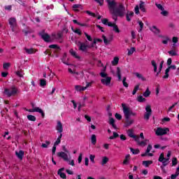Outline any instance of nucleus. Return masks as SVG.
Returning a JSON list of instances; mask_svg holds the SVG:
<instances>
[{
	"label": "nucleus",
	"instance_id": "nucleus-38",
	"mask_svg": "<svg viewBox=\"0 0 179 179\" xmlns=\"http://www.w3.org/2000/svg\"><path fill=\"white\" fill-rule=\"evenodd\" d=\"M152 163H153V161H143V164L145 167H149V166H150V164H152Z\"/></svg>",
	"mask_w": 179,
	"mask_h": 179
},
{
	"label": "nucleus",
	"instance_id": "nucleus-51",
	"mask_svg": "<svg viewBox=\"0 0 179 179\" xmlns=\"http://www.w3.org/2000/svg\"><path fill=\"white\" fill-rule=\"evenodd\" d=\"M138 90H139V85H137L135 86L134 90H133L132 94L133 95L136 94V92H138Z\"/></svg>",
	"mask_w": 179,
	"mask_h": 179
},
{
	"label": "nucleus",
	"instance_id": "nucleus-17",
	"mask_svg": "<svg viewBox=\"0 0 179 179\" xmlns=\"http://www.w3.org/2000/svg\"><path fill=\"white\" fill-rule=\"evenodd\" d=\"M113 76H117L118 78L119 82H121L122 80V77L121 76V69L120 67H117L116 69V73H113Z\"/></svg>",
	"mask_w": 179,
	"mask_h": 179
},
{
	"label": "nucleus",
	"instance_id": "nucleus-53",
	"mask_svg": "<svg viewBox=\"0 0 179 179\" xmlns=\"http://www.w3.org/2000/svg\"><path fill=\"white\" fill-rule=\"evenodd\" d=\"M127 77H123L122 83L124 87H128L129 85L127 83Z\"/></svg>",
	"mask_w": 179,
	"mask_h": 179
},
{
	"label": "nucleus",
	"instance_id": "nucleus-15",
	"mask_svg": "<svg viewBox=\"0 0 179 179\" xmlns=\"http://www.w3.org/2000/svg\"><path fill=\"white\" fill-rule=\"evenodd\" d=\"M127 135L129 136V138H133L134 141H138L139 139V136H136L134 134V130L133 129H129L127 130Z\"/></svg>",
	"mask_w": 179,
	"mask_h": 179
},
{
	"label": "nucleus",
	"instance_id": "nucleus-27",
	"mask_svg": "<svg viewBox=\"0 0 179 179\" xmlns=\"http://www.w3.org/2000/svg\"><path fill=\"white\" fill-rule=\"evenodd\" d=\"M70 54L72 55V57H74V58H77V59H79L80 57L78 55V53L73 50V49L70 50Z\"/></svg>",
	"mask_w": 179,
	"mask_h": 179
},
{
	"label": "nucleus",
	"instance_id": "nucleus-8",
	"mask_svg": "<svg viewBox=\"0 0 179 179\" xmlns=\"http://www.w3.org/2000/svg\"><path fill=\"white\" fill-rule=\"evenodd\" d=\"M27 111H28L29 113H39V114H41L42 118H44V117H45V115L43 109L38 107H34V105H33L32 109H28L27 110Z\"/></svg>",
	"mask_w": 179,
	"mask_h": 179
},
{
	"label": "nucleus",
	"instance_id": "nucleus-39",
	"mask_svg": "<svg viewBox=\"0 0 179 179\" xmlns=\"http://www.w3.org/2000/svg\"><path fill=\"white\" fill-rule=\"evenodd\" d=\"M137 101L139 103H143V101H146V99L143 98L142 95H140L137 97Z\"/></svg>",
	"mask_w": 179,
	"mask_h": 179
},
{
	"label": "nucleus",
	"instance_id": "nucleus-7",
	"mask_svg": "<svg viewBox=\"0 0 179 179\" xmlns=\"http://www.w3.org/2000/svg\"><path fill=\"white\" fill-rule=\"evenodd\" d=\"M167 132H170V129L158 127L155 131V134L157 136H163V135L167 134Z\"/></svg>",
	"mask_w": 179,
	"mask_h": 179
},
{
	"label": "nucleus",
	"instance_id": "nucleus-55",
	"mask_svg": "<svg viewBox=\"0 0 179 179\" xmlns=\"http://www.w3.org/2000/svg\"><path fill=\"white\" fill-rule=\"evenodd\" d=\"M15 74L17 75V76H19L20 78H23V71H16Z\"/></svg>",
	"mask_w": 179,
	"mask_h": 179
},
{
	"label": "nucleus",
	"instance_id": "nucleus-2",
	"mask_svg": "<svg viewBox=\"0 0 179 179\" xmlns=\"http://www.w3.org/2000/svg\"><path fill=\"white\" fill-rule=\"evenodd\" d=\"M19 90L15 86L10 87L9 89L6 88L4 90V94L7 96L8 97H11L12 96H16V94H18Z\"/></svg>",
	"mask_w": 179,
	"mask_h": 179
},
{
	"label": "nucleus",
	"instance_id": "nucleus-33",
	"mask_svg": "<svg viewBox=\"0 0 179 179\" xmlns=\"http://www.w3.org/2000/svg\"><path fill=\"white\" fill-rule=\"evenodd\" d=\"M73 10H75L76 12L79 11V9H82V6L79 5V4H76L73 6Z\"/></svg>",
	"mask_w": 179,
	"mask_h": 179
},
{
	"label": "nucleus",
	"instance_id": "nucleus-46",
	"mask_svg": "<svg viewBox=\"0 0 179 179\" xmlns=\"http://www.w3.org/2000/svg\"><path fill=\"white\" fill-rule=\"evenodd\" d=\"M51 143V142L46 141L45 143H42L41 148H48V145Z\"/></svg>",
	"mask_w": 179,
	"mask_h": 179
},
{
	"label": "nucleus",
	"instance_id": "nucleus-14",
	"mask_svg": "<svg viewBox=\"0 0 179 179\" xmlns=\"http://www.w3.org/2000/svg\"><path fill=\"white\" fill-rule=\"evenodd\" d=\"M58 157H61V159H63L64 162H69V157H68V154L64 152H60L57 153Z\"/></svg>",
	"mask_w": 179,
	"mask_h": 179
},
{
	"label": "nucleus",
	"instance_id": "nucleus-10",
	"mask_svg": "<svg viewBox=\"0 0 179 179\" xmlns=\"http://www.w3.org/2000/svg\"><path fill=\"white\" fill-rule=\"evenodd\" d=\"M106 2L108 3L110 12L115 11V6L117 5V3H115V0H106Z\"/></svg>",
	"mask_w": 179,
	"mask_h": 179
},
{
	"label": "nucleus",
	"instance_id": "nucleus-5",
	"mask_svg": "<svg viewBox=\"0 0 179 179\" xmlns=\"http://www.w3.org/2000/svg\"><path fill=\"white\" fill-rule=\"evenodd\" d=\"M101 22L103 23V24H106V26H108L109 27H113V30L116 33H120V29H118V26H117V24H115V23L108 22V20L106 19V18L103 19L101 20Z\"/></svg>",
	"mask_w": 179,
	"mask_h": 179
},
{
	"label": "nucleus",
	"instance_id": "nucleus-18",
	"mask_svg": "<svg viewBox=\"0 0 179 179\" xmlns=\"http://www.w3.org/2000/svg\"><path fill=\"white\" fill-rule=\"evenodd\" d=\"M56 129L59 134H62V132H64V127L62 126V123L60 121L57 122Z\"/></svg>",
	"mask_w": 179,
	"mask_h": 179
},
{
	"label": "nucleus",
	"instance_id": "nucleus-48",
	"mask_svg": "<svg viewBox=\"0 0 179 179\" xmlns=\"http://www.w3.org/2000/svg\"><path fill=\"white\" fill-rule=\"evenodd\" d=\"M27 117L29 121H36V116L34 115H29Z\"/></svg>",
	"mask_w": 179,
	"mask_h": 179
},
{
	"label": "nucleus",
	"instance_id": "nucleus-12",
	"mask_svg": "<svg viewBox=\"0 0 179 179\" xmlns=\"http://www.w3.org/2000/svg\"><path fill=\"white\" fill-rule=\"evenodd\" d=\"M145 114L144 115L145 120H149L150 118V115H152V108H150V105H148L145 107Z\"/></svg>",
	"mask_w": 179,
	"mask_h": 179
},
{
	"label": "nucleus",
	"instance_id": "nucleus-50",
	"mask_svg": "<svg viewBox=\"0 0 179 179\" xmlns=\"http://www.w3.org/2000/svg\"><path fill=\"white\" fill-rule=\"evenodd\" d=\"M135 51H136L135 48H131L130 50H129L128 51V55H132V54H134Z\"/></svg>",
	"mask_w": 179,
	"mask_h": 179
},
{
	"label": "nucleus",
	"instance_id": "nucleus-29",
	"mask_svg": "<svg viewBox=\"0 0 179 179\" xmlns=\"http://www.w3.org/2000/svg\"><path fill=\"white\" fill-rule=\"evenodd\" d=\"M134 75H135L138 79H141L143 82H145L146 78L143 77V76H142V74H141V73H135Z\"/></svg>",
	"mask_w": 179,
	"mask_h": 179
},
{
	"label": "nucleus",
	"instance_id": "nucleus-6",
	"mask_svg": "<svg viewBox=\"0 0 179 179\" xmlns=\"http://www.w3.org/2000/svg\"><path fill=\"white\" fill-rule=\"evenodd\" d=\"M115 12L116 13L117 16L122 17L125 15V7L123 4H120L117 8L115 10Z\"/></svg>",
	"mask_w": 179,
	"mask_h": 179
},
{
	"label": "nucleus",
	"instance_id": "nucleus-60",
	"mask_svg": "<svg viewBox=\"0 0 179 179\" xmlns=\"http://www.w3.org/2000/svg\"><path fill=\"white\" fill-rule=\"evenodd\" d=\"M49 48H53V50H59V47L57 45H49Z\"/></svg>",
	"mask_w": 179,
	"mask_h": 179
},
{
	"label": "nucleus",
	"instance_id": "nucleus-64",
	"mask_svg": "<svg viewBox=\"0 0 179 179\" xmlns=\"http://www.w3.org/2000/svg\"><path fill=\"white\" fill-rule=\"evenodd\" d=\"M170 41V39L169 38H166V40L162 41V44H167Z\"/></svg>",
	"mask_w": 179,
	"mask_h": 179
},
{
	"label": "nucleus",
	"instance_id": "nucleus-49",
	"mask_svg": "<svg viewBox=\"0 0 179 179\" xmlns=\"http://www.w3.org/2000/svg\"><path fill=\"white\" fill-rule=\"evenodd\" d=\"M24 50L27 54H34V50L33 48L27 49L25 48Z\"/></svg>",
	"mask_w": 179,
	"mask_h": 179
},
{
	"label": "nucleus",
	"instance_id": "nucleus-22",
	"mask_svg": "<svg viewBox=\"0 0 179 179\" xmlns=\"http://www.w3.org/2000/svg\"><path fill=\"white\" fill-rule=\"evenodd\" d=\"M136 142H137L139 146H146V145H148V142H149V140L145 139L143 141H139V138H138V141H136Z\"/></svg>",
	"mask_w": 179,
	"mask_h": 179
},
{
	"label": "nucleus",
	"instance_id": "nucleus-62",
	"mask_svg": "<svg viewBox=\"0 0 179 179\" xmlns=\"http://www.w3.org/2000/svg\"><path fill=\"white\" fill-rule=\"evenodd\" d=\"M96 156L93 155H90V160H91V162L92 163H94V159H95Z\"/></svg>",
	"mask_w": 179,
	"mask_h": 179
},
{
	"label": "nucleus",
	"instance_id": "nucleus-34",
	"mask_svg": "<svg viewBox=\"0 0 179 179\" xmlns=\"http://www.w3.org/2000/svg\"><path fill=\"white\" fill-rule=\"evenodd\" d=\"M52 37H54L53 38H55V40H59V38H62V33H57L56 35H52Z\"/></svg>",
	"mask_w": 179,
	"mask_h": 179
},
{
	"label": "nucleus",
	"instance_id": "nucleus-47",
	"mask_svg": "<svg viewBox=\"0 0 179 179\" xmlns=\"http://www.w3.org/2000/svg\"><path fill=\"white\" fill-rule=\"evenodd\" d=\"M110 13L113 15L112 16L113 20H117V16H118V15H117V13L115 12V11H110Z\"/></svg>",
	"mask_w": 179,
	"mask_h": 179
},
{
	"label": "nucleus",
	"instance_id": "nucleus-45",
	"mask_svg": "<svg viewBox=\"0 0 179 179\" xmlns=\"http://www.w3.org/2000/svg\"><path fill=\"white\" fill-rule=\"evenodd\" d=\"M150 96V92L149 91V88H147L145 92L143 93L144 97H149Z\"/></svg>",
	"mask_w": 179,
	"mask_h": 179
},
{
	"label": "nucleus",
	"instance_id": "nucleus-54",
	"mask_svg": "<svg viewBox=\"0 0 179 179\" xmlns=\"http://www.w3.org/2000/svg\"><path fill=\"white\" fill-rule=\"evenodd\" d=\"M178 162L177 161V158L176 157H173L172 159V166H177Z\"/></svg>",
	"mask_w": 179,
	"mask_h": 179
},
{
	"label": "nucleus",
	"instance_id": "nucleus-13",
	"mask_svg": "<svg viewBox=\"0 0 179 179\" xmlns=\"http://www.w3.org/2000/svg\"><path fill=\"white\" fill-rule=\"evenodd\" d=\"M170 69H173L174 71L177 69V66H176V65L169 66L165 71V75L163 76V79H169V72H170Z\"/></svg>",
	"mask_w": 179,
	"mask_h": 179
},
{
	"label": "nucleus",
	"instance_id": "nucleus-20",
	"mask_svg": "<svg viewBox=\"0 0 179 179\" xmlns=\"http://www.w3.org/2000/svg\"><path fill=\"white\" fill-rule=\"evenodd\" d=\"M15 155L20 160H23V156H24V152L23 150L15 151Z\"/></svg>",
	"mask_w": 179,
	"mask_h": 179
},
{
	"label": "nucleus",
	"instance_id": "nucleus-42",
	"mask_svg": "<svg viewBox=\"0 0 179 179\" xmlns=\"http://www.w3.org/2000/svg\"><path fill=\"white\" fill-rule=\"evenodd\" d=\"M72 31H73V33H76V34H78V36H82V31H80V29L76 28V29H73V28H72Z\"/></svg>",
	"mask_w": 179,
	"mask_h": 179
},
{
	"label": "nucleus",
	"instance_id": "nucleus-19",
	"mask_svg": "<svg viewBox=\"0 0 179 179\" xmlns=\"http://www.w3.org/2000/svg\"><path fill=\"white\" fill-rule=\"evenodd\" d=\"M41 38L46 43H50V42L52 41V40H51V36H50V35H48V34H43L41 35Z\"/></svg>",
	"mask_w": 179,
	"mask_h": 179
},
{
	"label": "nucleus",
	"instance_id": "nucleus-3",
	"mask_svg": "<svg viewBox=\"0 0 179 179\" xmlns=\"http://www.w3.org/2000/svg\"><path fill=\"white\" fill-rule=\"evenodd\" d=\"M100 76L103 78L101 80V82L102 85H104L105 86H108L109 85L111 84V77L108 76V74L106 72H101L100 73Z\"/></svg>",
	"mask_w": 179,
	"mask_h": 179
},
{
	"label": "nucleus",
	"instance_id": "nucleus-28",
	"mask_svg": "<svg viewBox=\"0 0 179 179\" xmlns=\"http://www.w3.org/2000/svg\"><path fill=\"white\" fill-rule=\"evenodd\" d=\"M108 157H103L102 161L101 162V166H104L105 164H107L108 163Z\"/></svg>",
	"mask_w": 179,
	"mask_h": 179
},
{
	"label": "nucleus",
	"instance_id": "nucleus-35",
	"mask_svg": "<svg viewBox=\"0 0 179 179\" xmlns=\"http://www.w3.org/2000/svg\"><path fill=\"white\" fill-rule=\"evenodd\" d=\"M62 169H59L57 172V173L59 174V176H60L61 178L63 179H66V175L65 174V173H62L61 172Z\"/></svg>",
	"mask_w": 179,
	"mask_h": 179
},
{
	"label": "nucleus",
	"instance_id": "nucleus-32",
	"mask_svg": "<svg viewBox=\"0 0 179 179\" xmlns=\"http://www.w3.org/2000/svg\"><path fill=\"white\" fill-rule=\"evenodd\" d=\"M91 142H92V145H96V143L97 142V138L96 137V136L94 134H92L91 136Z\"/></svg>",
	"mask_w": 179,
	"mask_h": 179
},
{
	"label": "nucleus",
	"instance_id": "nucleus-58",
	"mask_svg": "<svg viewBox=\"0 0 179 179\" xmlns=\"http://www.w3.org/2000/svg\"><path fill=\"white\" fill-rule=\"evenodd\" d=\"M152 145L148 144V148H147V150H146V151H145L146 153H150V150H152Z\"/></svg>",
	"mask_w": 179,
	"mask_h": 179
},
{
	"label": "nucleus",
	"instance_id": "nucleus-9",
	"mask_svg": "<svg viewBox=\"0 0 179 179\" xmlns=\"http://www.w3.org/2000/svg\"><path fill=\"white\" fill-rule=\"evenodd\" d=\"M78 47H79L80 51L86 52V51H87V48H90L91 47H93V44H92V45H86L85 43L78 42Z\"/></svg>",
	"mask_w": 179,
	"mask_h": 179
},
{
	"label": "nucleus",
	"instance_id": "nucleus-52",
	"mask_svg": "<svg viewBox=\"0 0 179 179\" xmlns=\"http://www.w3.org/2000/svg\"><path fill=\"white\" fill-rule=\"evenodd\" d=\"M84 34L87 38V40H88V41H93V39L92 38V36L90 35L87 34V33L86 32H85Z\"/></svg>",
	"mask_w": 179,
	"mask_h": 179
},
{
	"label": "nucleus",
	"instance_id": "nucleus-63",
	"mask_svg": "<svg viewBox=\"0 0 179 179\" xmlns=\"http://www.w3.org/2000/svg\"><path fill=\"white\" fill-rule=\"evenodd\" d=\"M162 12L161 13V15H162L163 16H167L169 15V12L163 10H162Z\"/></svg>",
	"mask_w": 179,
	"mask_h": 179
},
{
	"label": "nucleus",
	"instance_id": "nucleus-40",
	"mask_svg": "<svg viewBox=\"0 0 179 179\" xmlns=\"http://www.w3.org/2000/svg\"><path fill=\"white\" fill-rule=\"evenodd\" d=\"M151 64L154 67V72H157V64H156V62L155 60H152Z\"/></svg>",
	"mask_w": 179,
	"mask_h": 179
},
{
	"label": "nucleus",
	"instance_id": "nucleus-59",
	"mask_svg": "<svg viewBox=\"0 0 179 179\" xmlns=\"http://www.w3.org/2000/svg\"><path fill=\"white\" fill-rule=\"evenodd\" d=\"M155 6L159 9V10H164V8H163L162 4L155 3Z\"/></svg>",
	"mask_w": 179,
	"mask_h": 179
},
{
	"label": "nucleus",
	"instance_id": "nucleus-11",
	"mask_svg": "<svg viewBox=\"0 0 179 179\" xmlns=\"http://www.w3.org/2000/svg\"><path fill=\"white\" fill-rule=\"evenodd\" d=\"M8 23L10 26V29L12 31H15V27L17 26V23L16 22V18L15 17H10L8 20Z\"/></svg>",
	"mask_w": 179,
	"mask_h": 179
},
{
	"label": "nucleus",
	"instance_id": "nucleus-37",
	"mask_svg": "<svg viewBox=\"0 0 179 179\" xmlns=\"http://www.w3.org/2000/svg\"><path fill=\"white\" fill-rule=\"evenodd\" d=\"M137 23L140 26V27L138 29V31H139V33H141V31H142V30L143 29V22L142 21H141V20H138L137 22Z\"/></svg>",
	"mask_w": 179,
	"mask_h": 179
},
{
	"label": "nucleus",
	"instance_id": "nucleus-61",
	"mask_svg": "<svg viewBox=\"0 0 179 179\" xmlns=\"http://www.w3.org/2000/svg\"><path fill=\"white\" fill-rule=\"evenodd\" d=\"M87 15H90V16H93V17H97V15L90 12V11H87Z\"/></svg>",
	"mask_w": 179,
	"mask_h": 179
},
{
	"label": "nucleus",
	"instance_id": "nucleus-4",
	"mask_svg": "<svg viewBox=\"0 0 179 179\" xmlns=\"http://www.w3.org/2000/svg\"><path fill=\"white\" fill-rule=\"evenodd\" d=\"M158 161L160 163H162V165L160 166L162 170H164V167L170 163V158H165L164 157V153H161L159 155V157L158 159Z\"/></svg>",
	"mask_w": 179,
	"mask_h": 179
},
{
	"label": "nucleus",
	"instance_id": "nucleus-56",
	"mask_svg": "<svg viewBox=\"0 0 179 179\" xmlns=\"http://www.w3.org/2000/svg\"><path fill=\"white\" fill-rule=\"evenodd\" d=\"M9 66H10V63H4L3 64V69H9Z\"/></svg>",
	"mask_w": 179,
	"mask_h": 179
},
{
	"label": "nucleus",
	"instance_id": "nucleus-21",
	"mask_svg": "<svg viewBox=\"0 0 179 179\" xmlns=\"http://www.w3.org/2000/svg\"><path fill=\"white\" fill-rule=\"evenodd\" d=\"M168 54L170 57H177L178 55V52L176 49H173L171 50L168 51Z\"/></svg>",
	"mask_w": 179,
	"mask_h": 179
},
{
	"label": "nucleus",
	"instance_id": "nucleus-16",
	"mask_svg": "<svg viewBox=\"0 0 179 179\" xmlns=\"http://www.w3.org/2000/svg\"><path fill=\"white\" fill-rule=\"evenodd\" d=\"M102 38L103 40L104 44H106L107 45L110 44V42L113 40L114 37L113 36V35H111L108 38H107V37H106V36L103 35Z\"/></svg>",
	"mask_w": 179,
	"mask_h": 179
},
{
	"label": "nucleus",
	"instance_id": "nucleus-26",
	"mask_svg": "<svg viewBox=\"0 0 179 179\" xmlns=\"http://www.w3.org/2000/svg\"><path fill=\"white\" fill-rule=\"evenodd\" d=\"M75 89L77 92H84V90H86V87L81 85H76Z\"/></svg>",
	"mask_w": 179,
	"mask_h": 179
},
{
	"label": "nucleus",
	"instance_id": "nucleus-1",
	"mask_svg": "<svg viewBox=\"0 0 179 179\" xmlns=\"http://www.w3.org/2000/svg\"><path fill=\"white\" fill-rule=\"evenodd\" d=\"M123 114L126 118V127H131L134 124V120L129 119V117L132 115L133 117H136V113H134L131 109L129 106L125 103H122Z\"/></svg>",
	"mask_w": 179,
	"mask_h": 179
},
{
	"label": "nucleus",
	"instance_id": "nucleus-44",
	"mask_svg": "<svg viewBox=\"0 0 179 179\" xmlns=\"http://www.w3.org/2000/svg\"><path fill=\"white\" fill-rule=\"evenodd\" d=\"M178 176H179V171L176 170V172L174 174H172L171 176V179H176L178 178Z\"/></svg>",
	"mask_w": 179,
	"mask_h": 179
},
{
	"label": "nucleus",
	"instance_id": "nucleus-31",
	"mask_svg": "<svg viewBox=\"0 0 179 179\" xmlns=\"http://www.w3.org/2000/svg\"><path fill=\"white\" fill-rule=\"evenodd\" d=\"M62 138V134H60L59 136H58L57 141L54 143L55 146H58V145L61 143Z\"/></svg>",
	"mask_w": 179,
	"mask_h": 179
},
{
	"label": "nucleus",
	"instance_id": "nucleus-25",
	"mask_svg": "<svg viewBox=\"0 0 179 179\" xmlns=\"http://www.w3.org/2000/svg\"><path fill=\"white\" fill-rule=\"evenodd\" d=\"M150 30L155 33V34H159V33H160V30L156 26L151 27Z\"/></svg>",
	"mask_w": 179,
	"mask_h": 179
},
{
	"label": "nucleus",
	"instance_id": "nucleus-23",
	"mask_svg": "<svg viewBox=\"0 0 179 179\" xmlns=\"http://www.w3.org/2000/svg\"><path fill=\"white\" fill-rule=\"evenodd\" d=\"M130 160H131V155H127L125 156L124 160L123 161V164L124 165L129 164Z\"/></svg>",
	"mask_w": 179,
	"mask_h": 179
},
{
	"label": "nucleus",
	"instance_id": "nucleus-24",
	"mask_svg": "<svg viewBox=\"0 0 179 179\" xmlns=\"http://www.w3.org/2000/svg\"><path fill=\"white\" fill-rule=\"evenodd\" d=\"M109 124L114 128V129H117V125H115V120L113 117H110Z\"/></svg>",
	"mask_w": 179,
	"mask_h": 179
},
{
	"label": "nucleus",
	"instance_id": "nucleus-30",
	"mask_svg": "<svg viewBox=\"0 0 179 179\" xmlns=\"http://www.w3.org/2000/svg\"><path fill=\"white\" fill-rule=\"evenodd\" d=\"M119 62H120V58H118V57H115L113 58V60L111 62V64L113 66L118 65Z\"/></svg>",
	"mask_w": 179,
	"mask_h": 179
},
{
	"label": "nucleus",
	"instance_id": "nucleus-41",
	"mask_svg": "<svg viewBox=\"0 0 179 179\" xmlns=\"http://www.w3.org/2000/svg\"><path fill=\"white\" fill-rule=\"evenodd\" d=\"M47 85V81L45 80V79H41L40 80V86H41L42 87H44V86Z\"/></svg>",
	"mask_w": 179,
	"mask_h": 179
},
{
	"label": "nucleus",
	"instance_id": "nucleus-57",
	"mask_svg": "<svg viewBox=\"0 0 179 179\" xmlns=\"http://www.w3.org/2000/svg\"><path fill=\"white\" fill-rule=\"evenodd\" d=\"M115 117L116 120H122V116L120 114L115 113Z\"/></svg>",
	"mask_w": 179,
	"mask_h": 179
},
{
	"label": "nucleus",
	"instance_id": "nucleus-43",
	"mask_svg": "<svg viewBox=\"0 0 179 179\" xmlns=\"http://www.w3.org/2000/svg\"><path fill=\"white\" fill-rule=\"evenodd\" d=\"M143 3V2H141L139 8L141 12H146V8H145V5Z\"/></svg>",
	"mask_w": 179,
	"mask_h": 179
},
{
	"label": "nucleus",
	"instance_id": "nucleus-36",
	"mask_svg": "<svg viewBox=\"0 0 179 179\" xmlns=\"http://www.w3.org/2000/svg\"><path fill=\"white\" fill-rule=\"evenodd\" d=\"M130 151L131 153H133V155H139V152H141L139 149H134L132 148H130Z\"/></svg>",
	"mask_w": 179,
	"mask_h": 179
}]
</instances>
